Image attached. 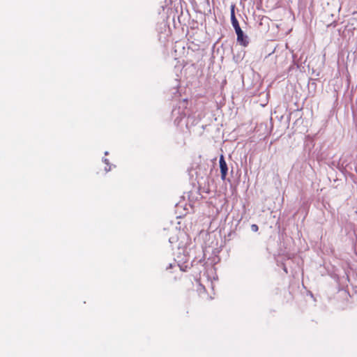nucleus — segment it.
Segmentation results:
<instances>
[{
    "mask_svg": "<svg viewBox=\"0 0 357 357\" xmlns=\"http://www.w3.org/2000/svg\"><path fill=\"white\" fill-rule=\"evenodd\" d=\"M233 27L237 36V42L243 47H246L249 43L248 37L246 35H244L243 31L239 26V23L236 25H234Z\"/></svg>",
    "mask_w": 357,
    "mask_h": 357,
    "instance_id": "1",
    "label": "nucleus"
},
{
    "mask_svg": "<svg viewBox=\"0 0 357 357\" xmlns=\"http://www.w3.org/2000/svg\"><path fill=\"white\" fill-rule=\"evenodd\" d=\"M219 163L221 173V178L222 180H225L227 174L228 167L226 161L225 160L224 156L222 155H221L220 157Z\"/></svg>",
    "mask_w": 357,
    "mask_h": 357,
    "instance_id": "2",
    "label": "nucleus"
},
{
    "mask_svg": "<svg viewBox=\"0 0 357 357\" xmlns=\"http://www.w3.org/2000/svg\"><path fill=\"white\" fill-rule=\"evenodd\" d=\"M172 114L173 117H174L175 123L177 124H178L180 121L183 119V118L186 115L185 113L180 112V107H178V109L174 108L172 110Z\"/></svg>",
    "mask_w": 357,
    "mask_h": 357,
    "instance_id": "3",
    "label": "nucleus"
},
{
    "mask_svg": "<svg viewBox=\"0 0 357 357\" xmlns=\"http://www.w3.org/2000/svg\"><path fill=\"white\" fill-rule=\"evenodd\" d=\"M234 7H235L234 5H232L231 7V21L232 26L236 25L238 24V22L235 16Z\"/></svg>",
    "mask_w": 357,
    "mask_h": 357,
    "instance_id": "4",
    "label": "nucleus"
},
{
    "mask_svg": "<svg viewBox=\"0 0 357 357\" xmlns=\"http://www.w3.org/2000/svg\"><path fill=\"white\" fill-rule=\"evenodd\" d=\"M102 162L106 165L105 167V172H108L112 169V165L109 163L107 158H102Z\"/></svg>",
    "mask_w": 357,
    "mask_h": 357,
    "instance_id": "5",
    "label": "nucleus"
},
{
    "mask_svg": "<svg viewBox=\"0 0 357 357\" xmlns=\"http://www.w3.org/2000/svg\"><path fill=\"white\" fill-rule=\"evenodd\" d=\"M251 229H252V231L256 232V231H258L259 227H258V226L257 225L253 224V225H251Z\"/></svg>",
    "mask_w": 357,
    "mask_h": 357,
    "instance_id": "6",
    "label": "nucleus"
},
{
    "mask_svg": "<svg viewBox=\"0 0 357 357\" xmlns=\"http://www.w3.org/2000/svg\"><path fill=\"white\" fill-rule=\"evenodd\" d=\"M176 241V237L172 236L169 238V242L172 244Z\"/></svg>",
    "mask_w": 357,
    "mask_h": 357,
    "instance_id": "7",
    "label": "nucleus"
},
{
    "mask_svg": "<svg viewBox=\"0 0 357 357\" xmlns=\"http://www.w3.org/2000/svg\"><path fill=\"white\" fill-rule=\"evenodd\" d=\"M172 264H169V266H168V267H167V269H169V268H172Z\"/></svg>",
    "mask_w": 357,
    "mask_h": 357,
    "instance_id": "8",
    "label": "nucleus"
},
{
    "mask_svg": "<svg viewBox=\"0 0 357 357\" xmlns=\"http://www.w3.org/2000/svg\"><path fill=\"white\" fill-rule=\"evenodd\" d=\"M283 269H284V271L286 273L287 272V268H286L285 266L284 267V268H283Z\"/></svg>",
    "mask_w": 357,
    "mask_h": 357,
    "instance_id": "9",
    "label": "nucleus"
},
{
    "mask_svg": "<svg viewBox=\"0 0 357 357\" xmlns=\"http://www.w3.org/2000/svg\"><path fill=\"white\" fill-rule=\"evenodd\" d=\"M108 153H108V151H105V155H108Z\"/></svg>",
    "mask_w": 357,
    "mask_h": 357,
    "instance_id": "10",
    "label": "nucleus"
},
{
    "mask_svg": "<svg viewBox=\"0 0 357 357\" xmlns=\"http://www.w3.org/2000/svg\"><path fill=\"white\" fill-rule=\"evenodd\" d=\"M354 169L357 172V167H355Z\"/></svg>",
    "mask_w": 357,
    "mask_h": 357,
    "instance_id": "11",
    "label": "nucleus"
}]
</instances>
